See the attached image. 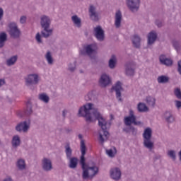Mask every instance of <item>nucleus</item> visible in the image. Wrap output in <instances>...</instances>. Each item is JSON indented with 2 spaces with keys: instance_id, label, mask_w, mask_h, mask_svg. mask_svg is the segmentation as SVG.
<instances>
[{
  "instance_id": "nucleus-45",
  "label": "nucleus",
  "mask_w": 181,
  "mask_h": 181,
  "mask_svg": "<svg viewBox=\"0 0 181 181\" xmlns=\"http://www.w3.org/2000/svg\"><path fill=\"white\" fill-rule=\"evenodd\" d=\"M174 103L175 104L176 108H177V110H180V108H181V101L180 100H175Z\"/></svg>"
},
{
  "instance_id": "nucleus-27",
  "label": "nucleus",
  "mask_w": 181,
  "mask_h": 181,
  "mask_svg": "<svg viewBox=\"0 0 181 181\" xmlns=\"http://www.w3.org/2000/svg\"><path fill=\"white\" fill-rule=\"evenodd\" d=\"M132 41L134 47L139 48L141 46V37H139L138 35H133Z\"/></svg>"
},
{
  "instance_id": "nucleus-44",
  "label": "nucleus",
  "mask_w": 181,
  "mask_h": 181,
  "mask_svg": "<svg viewBox=\"0 0 181 181\" xmlns=\"http://www.w3.org/2000/svg\"><path fill=\"white\" fill-rule=\"evenodd\" d=\"M35 39L37 42V43H42V35L40 33H37L35 36Z\"/></svg>"
},
{
  "instance_id": "nucleus-34",
  "label": "nucleus",
  "mask_w": 181,
  "mask_h": 181,
  "mask_svg": "<svg viewBox=\"0 0 181 181\" xmlns=\"http://www.w3.org/2000/svg\"><path fill=\"white\" fill-rule=\"evenodd\" d=\"M6 33H1L0 34V47H4V46L5 45V42H6Z\"/></svg>"
},
{
  "instance_id": "nucleus-30",
  "label": "nucleus",
  "mask_w": 181,
  "mask_h": 181,
  "mask_svg": "<svg viewBox=\"0 0 181 181\" xmlns=\"http://www.w3.org/2000/svg\"><path fill=\"white\" fill-rule=\"evenodd\" d=\"M45 59L47 62V64L49 66H53V63H54V60L53 59V57H52V53L48 51L45 54Z\"/></svg>"
},
{
  "instance_id": "nucleus-2",
  "label": "nucleus",
  "mask_w": 181,
  "mask_h": 181,
  "mask_svg": "<svg viewBox=\"0 0 181 181\" xmlns=\"http://www.w3.org/2000/svg\"><path fill=\"white\" fill-rule=\"evenodd\" d=\"M86 146H84V142H81V156L80 163L83 169V179H93L95 175L98 173V167L95 165H88L86 164Z\"/></svg>"
},
{
  "instance_id": "nucleus-33",
  "label": "nucleus",
  "mask_w": 181,
  "mask_h": 181,
  "mask_svg": "<svg viewBox=\"0 0 181 181\" xmlns=\"http://www.w3.org/2000/svg\"><path fill=\"white\" fill-rule=\"evenodd\" d=\"M139 112H146L148 110V107L144 103H140L137 106Z\"/></svg>"
},
{
  "instance_id": "nucleus-55",
  "label": "nucleus",
  "mask_w": 181,
  "mask_h": 181,
  "mask_svg": "<svg viewBox=\"0 0 181 181\" xmlns=\"http://www.w3.org/2000/svg\"><path fill=\"white\" fill-rule=\"evenodd\" d=\"M19 117H22V115L21 113H18Z\"/></svg>"
},
{
  "instance_id": "nucleus-29",
  "label": "nucleus",
  "mask_w": 181,
  "mask_h": 181,
  "mask_svg": "<svg viewBox=\"0 0 181 181\" xmlns=\"http://www.w3.org/2000/svg\"><path fill=\"white\" fill-rule=\"evenodd\" d=\"M65 153L66 156V159L71 158L73 156V150L71 149V147H70V144H66L65 146Z\"/></svg>"
},
{
  "instance_id": "nucleus-48",
  "label": "nucleus",
  "mask_w": 181,
  "mask_h": 181,
  "mask_svg": "<svg viewBox=\"0 0 181 181\" xmlns=\"http://www.w3.org/2000/svg\"><path fill=\"white\" fill-rule=\"evenodd\" d=\"M4 18V9L0 8V21Z\"/></svg>"
},
{
  "instance_id": "nucleus-23",
  "label": "nucleus",
  "mask_w": 181,
  "mask_h": 181,
  "mask_svg": "<svg viewBox=\"0 0 181 181\" xmlns=\"http://www.w3.org/2000/svg\"><path fill=\"white\" fill-rule=\"evenodd\" d=\"M69 160V168L70 169H76L77 168V163H78V159L76 157H71V158H68Z\"/></svg>"
},
{
  "instance_id": "nucleus-5",
  "label": "nucleus",
  "mask_w": 181,
  "mask_h": 181,
  "mask_svg": "<svg viewBox=\"0 0 181 181\" xmlns=\"http://www.w3.org/2000/svg\"><path fill=\"white\" fill-rule=\"evenodd\" d=\"M8 33L12 39H19L22 35L21 29L18 27V24L16 22H10L8 24Z\"/></svg>"
},
{
  "instance_id": "nucleus-35",
  "label": "nucleus",
  "mask_w": 181,
  "mask_h": 181,
  "mask_svg": "<svg viewBox=\"0 0 181 181\" xmlns=\"http://www.w3.org/2000/svg\"><path fill=\"white\" fill-rule=\"evenodd\" d=\"M146 101L148 105H149V107H155V103L156 100H155L154 98L148 96L146 99Z\"/></svg>"
},
{
  "instance_id": "nucleus-16",
  "label": "nucleus",
  "mask_w": 181,
  "mask_h": 181,
  "mask_svg": "<svg viewBox=\"0 0 181 181\" xmlns=\"http://www.w3.org/2000/svg\"><path fill=\"white\" fill-rule=\"evenodd\" d=\"M94 35L99 42L104 40V30L101 28V26L98 25L94 28Z\"/></svg>"
},
{
  "instance_id": "nucleus-26",
  "label": "nucleus",
  "mask_w": 181,
  "mask_h": 181,
  "mask_svg": "<svg viewBox=\"0 0 181 181\" xmlns=\"http://www.w3.org/2000/svg\"><path fill=\"white\" fill-rule=\"evenodd\" d=\"M16 166L19 170H24V169H26V163L25 159L19 158L16 162Z\"/></svg>"
},
{
  "instance_id": "nucleus-49",
  "label": "nucleus",
  "mask_w": 181,
  "mask_h": 181,
  "mask_svg": "<svg viewBox=\"0 0 181 181\" xmlns=\"http://www.w3.org/2000/svg\"><path fill=\"white\" fill-rule=\"evenodd\" d=\"M133 124L134 125H138V126L144 125V123H142V122L136 121V120H134V122Z\"/></svg>"
},
{
  "instance_id": "nucleus-43",
  "label": "nucleus",
  "mask_w": 181,
  "mask_h": 181,
  "mask_svg": "<svg viewBox=\"0 0 181 181\" xmlns=\"http://www.w3.org/2000/svg\"><path fill=\"white\" fill-rule=\"evenodd\" d=\"M173 45L175 47V49L178 52V50H180V44L177 41H173Z\"/></svg>"
},
{
  "instance_id": "nucleus-53",
  "label": "nucleus",
  "mask_w": 181,
  "mask_h": 181,
  "mask_svg": "<svg viewBox=\"0 0 181 181\" xmlns=\"http://www.w3.org/2000/svg\"><path fill=\"white\" fill-rule=\"evenodd\" d=\"M5 84V81L4 79H0V87H2Z\"/></svg>"
},
{
  "instance_id": "nucleus-41",
  "label": "nucleus",
  "mask_w": 181,
  "mask_h": 181,
  "mask_svg": "<svg viewBox=\"0 0 181 181\" xmlns=\"http://www.w3.org/2000/svg\"><path fill=\"white\" fill-rule=\"evenodd\" d=\"M174 94L175 97L178 98V100H181V90L180 88H177L174 90Z\"/></svg>"
},
{
  "instance_id": "nucleus-12",
  "label": "nucleus",
  "mask_w": 181,
  "mask_h": 181,
  "mask_svg": "<svg viewBox=\"0 0 181 181\" xmlns=\"http://www.w3.org/2000/svg\"><path fill=\"white\" fill-rule=\"evenodd\" d=\"M42 168L45 172H50L53 169L52 160L47 158H44L42 160Z\"/></svg>"
},
{
  "instance_id": "nucleus-9",
  "label": "nucleus",
  "mask_w": 181,
  "mask_h": 181,
  "mask_svg": "<svg viewBox=\"0 0 181 181\" xmlns=\"http://www.w3.org/2000/svg\"><path fill=\"white\" fill-rule=\"evenodd\" d=\"M163 119L167 124H173L176 122V117L172 110H166L163 114Z\"/></svg>"
},
{
  "instance_id": "nucleus-51",
  "label": "nucleus",
  "mask_w": 181,
  "mask_h": 181,
  "mask_svg": "<svg viewBox=\"0 0 181 181\" xmlns=\"http://www.w3.org/2000/svg\"><path fill=\"white\" fill-rule=\"evenodd\" d=\"M156 25H157L158 28H162V25H163L162 21H156Z\"/></svg>"
},
{
  "instance_id": "nucleus-18",
  "label": "nucleus",
  "mask_w": 181,
  "mask_h": 181,
  "mask_svg": "<svg viewBox=\"0 0 181 181\" xmlns=\"http://www.w3.org/2000/svg\"><path fill=\"white\" fill-rule=\"evenodd\" d=\"M16 129L18 132H28V129H29V122L26 121L21 122L16 127Z\"/></svg>"
},
{
  "instance_id": "nucleus-39",
  "label": "nucleus",
  "mask_w": 181,
  "mask_h": 181,
  "mask_svg": "<svg viewBox=\"0 0 181 181\" xmlns=\"http://www.w3.org/2000/svg\"><path fill=\"white\" fill-rule=\"evenodd\" d=\"M167 154L173 159V160H176V151L173 150H170L168 151Z\"/></svg>"
},
{
  "instance_id": "nucleus-17",
  "label": "nucleus",
  "mask_w": 181,
  "mask_h": 181,
  "mask_svg": "<svg viewBox=\"0 0 181 181\" xmlns=\"http://www.w3.org/2000/svg\"><path fill=\"white\" fill-rule=\"evenodd\" d=\"M122 22V13L117 10L115 15V26L117 29L121 28V23Z\"/></svg>"
},
{
  "instance_id": "nucleus-7",
  "label": "nucleus",
  "mask_w": 181,
  "mask_h": 181,
  "mask_svg": "<svg viewBox=\"0 0 181 181\" xmlns=\"http://www.w3.org/2000/svg\"><path fill=\"white\" fill-rule=\"evenodd\" d=\"M89 18L93 22H98L100 21V11L97 10V6L94 5H90L88 8Z\"/></svg>"
},
{
  "instance_id": "nucleus-14",
  "label": "nucleus",
  "mask_w": 181,
  "mask_h": 181,
  "mask_svg": "<svg viewBox=\"0 0 181 181\" xmlns=\"http://www.w3.org/2000/svg\"><path fill=\"white\" fill-rule=\"evenodd\" d=\"M110 177L111 179H113V180H119L121 179V169L119 168H113L110 169Z\"/></svg>"
},
{
  "instance_id": "nucleus-8",
  "label": "nucleus",
  "mask_w": 181,
  "mask_h": 181,
  "mask_svg": "<svg viewBox=\"0 0 181 181\" xmlns=\"http://www.w3.org/2000/svg\"><path fill=\"white\" fill-rule=\"evenodd\" d=\"M126 5L131 12H138L141 6V0H126Z\"/></svg>"
},
{
  "instance_id": "nucleus-20",
  "label": "nucleus",
  "mask_w": 181,
  "mask_h": 181,
  "mask_svg": "<svg viewBox=\"0 0 181 181\" xmlns=\"http://www.w3.org/2000/svg\"><path fill=\"white\" fill-rule=\"evenodd\" d=\"M157 38L158 35L155 33V31L151 32L148 35V45H153V43L156 42Z\"/></svg>"
},
{
  "instance_id": "nucleus-38",
  "label": "nucleus",
  "mask_w": 181,
  "mask_h": 181,
  "mask_svg": "<svg viewBox=\"0 0 181 181\" xmlns=\"http://www.w3.org/2000/svg\"><path fill=\"white\" fill-rule=\"evenodd\" d=\"M126 132H132L133 135H136L137 130L132 126H129V128H126L124 129Z\"/></svg>"
},
{
  "instance_id": "nucleus-4",
  "label": "nucleus",
  "mask_w": 181,
  "mask_h": 181,
  "mask_svg": "<svg viewBox=\"0 0 181 181\" xmlns=\"http://www.w3.org/2000/svg\"><path fill=\"white\" fill-rule=\"evenodd\" d=\"M152 134L153 131L151 127H146L144 129L142 134L143 145L144 148H146L148 151H151L155 146V143L152 141Z\"/></svg>"
},
{
  "instance_id": "nucleus-19",
  "label": "nucleus",
  "mask_w": 181,
  "mask_h": 181,
  "mask_svg": "<svg viewBox=\"0 0 181 181\" xmlns=\"http://www.w3.org/2000/svg\"><path fill=\"white\" fill-rule=\"evenodd\" d=\"M84 50H85V53L89 56V57H91V55L92 54H94V53H95V45H87L85 48H84Z\"/></svg>"
},
{
  "instance_id": "nucleus-28",
  "label": "nucleus",
  "mask_w": 181,
  "mask_h": 181,
  "mask_svg": "<svg viewBox=\"0 0 181 181\" xmlns=\"http://www.w3.org/2000/svg\"><path fill=\"white\" fill-rule=\"evenodd\" d=\"M71 21L76 28H80L81 26V18L77 15H74L71 17Z\"/></svg>"
},
{
  "instance_id": "nucleus-21",
  "label": "nucleus",
  "mask_w": 181,
  "mask_h": 181,
  "mask_svg": "<svg viewBox=\"0 0 181 181\" xmlns=\"http://www.w3.org/2000/svg\"><path fill=\"white\" fill-rule=\"evenodd\" d=\"M117 59L115 55H112L108 62L109 68L114 70L117 67Z\"/></svg>"
},
{
  "instance_id": "nucleus-50",
  "label": "nucleus",
  "mask_w": 181,
  "mask_h": 181,
  "mask_svg": "<svg viewBox=\"0 0 181 181\" xmlns=\"http://www.w3.org/2000/svg\"><path fill=\"white\" fill-rule=\"evenodd\" d=\"M3 181H13V180H12V177L11 176H6Z\"/></svg>"
},
{
  "instance_id": "nucleus-22",
  "label": "nucleus",
  "mask_w": 181,
  "mask_h": 181,
  "mask_svg": "<svg viewBox=\"0 0 181 181\" xmlns=\"http://www.w3.org/2000/svg\"><path fill=\"white\" fill-rule=\"evenodd\" d=\"M16 62H18V56L14 55L6 59V64L8 67H11V66H15Z\"/></svg>"
},
{
  "instance_id": "nucleus-3",
  "label": "nucleus",
  "mask_w": 181,
  "mask_h": 181,
  "mask_svg": "<svg viewBox=\"0 0 181 181\" xmlns=\"http://www.w3.org/2000/svg\"><path fill=\"white\" fill-rule=\"evenodd\" d=\"M40 25L42 30L41 31V35L42 37H50L53 35V28H50V25H52V19L50 17L44 15L40 17Z\"/></svg>"
},
{
  "instance_id": "nucleus-42",
  "label": "nucleus",
  "mask_w": 181,
  "mask_h": 181,
  "mask_svg": "<svg viewBox=\"0 0 181 181\" xmlns=\"http://www.w3.org/2000/svg\"><path fill=\"white\" fill-rule=\"evenodd\" d=\"M68 70L69 71H74L76 70V62L69 64L68 65Z\"/></svg>"
},
{
  "instance_id": "nucleus-24",
  "label": "nucleus",
  "mask_w": 181,
  "mask_h": 181,
  "mask_svg": "<svg viewBox=\"0 0 181 181\" xmlns=\"http://www.w3.org/2000/svg\"><path fill=\"white\" fill-rule=\"evenodd\" d=\"M159 60L161 64H164L165 66H172V60L166 58L165 55L160 56Z\"/></svg>"
},
{
  "instance_id": "nucleus-54",
  "label": "nucleus",
  "mask_w": 181,
  "mask_h": 181,
  "mask_svg": "<svg viewBox=\"0 0 181 181\" xmlns=\"http://www.w3.org/2000/svg\"><path fill=\"white\" fill-rule=\"evenodd\" d=\"M81 54H86V53H84V51L81 52Z\"/></svg>"
},
{
  "instance_id": "nucleus-32",
  "label": "nucleus",
  "mask_w": 181,
  "mask_h": 181,
  "mask_svg": "<svg viewBox=\"0 0 181 181\" xmlns=\"http://www.w3.org/2000/svg\"><path fill=\"white\" fill-rule=\"evenodd\" d=\"M157 81L160 84H165V83H168V81H169V77H168L166 76H163V75L160 76L158 77Z\"/></svg>"
},
{
  "instance_id": "nucleus-25",
  "label": "nucleus",
  "mask_w": 181,
  "mask_h": 181,
  "mask_svg": "<svg viewBox=\"0 0 181 181\" xmlns=\"http://www.w3.org/2000/svg\"><path fill=\"white\" fill-rule=\"evenodd\" d=\"M11 145L13 148H15V149L18 146H21V137L18 135L14 136L11 141Z\"/></svg>"
},
{
  "instance_id": "nucleus-47",
  "label": "nucleus",
  "mask_w": 181,
  "mask_h": 181,
  "mask_svg": "<svg viewBox=\"0 0 181 181\" xmlns=\"http://www.w3.org/2000/svg\"><path fill=\"white\" fill-rule=\"evenodd\" d=\"M78 137L79 139H81V142L83 141V145L86 148V151H87V148L86 147V144L84 143V140H83V135L81 134H78Z\"/></svg>"
},
{
  "instance_id": "nucleus-46",
  "label": "nucleus",
  "mask_w": 181,
  "mask_h": 181,
  "mask_svg": "<svg viewBox=\"0 0 181 181\" xmlns=\"http://www.w3.org/2000/svg\"><path fill=\"white\" fill-rule=\"evenodd\" d=\"M20 23L23 25L24 23H26V16H22L20 18Z\"/></svg>"
},
{
  "instance_id": "nucleus-31",
  "label": "nucleus",
  "mask_w": 181,
  "mask_h": 181,
  "mask_svg": "<svg viewBox=\"0 0 181 181\" xmlns=\"http://www.w3.org/2000/svg\"><path fill=\"white\" fill-rule=\"evenodd\" d=\"M38 98H39V100H40V101H42V103H45V104H47L49 103V101L50 100V98H49L46 95V93L40 94Z\"/></svg>"
},
{
  "instance_id": "nucleus-6",
  "label": "nucleus",
  "mask_w": 181,
  "mask_h": 181,
  "mask_svg": "<svg viewBox=\"0 0 181 181\" xmlns=\"http://www.w3.org/2000/svg\"><path fill=\"white\" fill-rule=\"evenodd\" d=\"M40 76L37 74H30L25 78V83L27 87H32L39 84Z\"/></svg>"
},
{
  "instance_id": "nucleus-40",
  "label": "nucleus",
  "mask_w": 181,
  "mask_h": 181,
  "mask_svg": "<svg viewBox=\"0 0 181 181\" xmlns=\"http://www.w3.org/2000/svg\"><path fill=\"white\" fill-rule=\"evenodd\" d=\"M85 100L86 101H93V100H94V94H93V92L88 93L85 96Z\"/></svg>"
},
{
  "instance_id": "nucleus-13",
  "label": "nucleus",
  "mask_w": 181,
  "mask_h": 181,
  "mask_svg": "<svg viewBox=\"0 0 181 181\" xmlns=\"http://www.w3.org/2000/svg\"><path fill=\"white\" fill-rule=\"evenodd\" d=\"M129 115L124 117V124L127 125V127H131L132 124H134L135 121H136V117H135V115L134 114V110H129Z\"/></svg>"
},
{
  "instance_id": "nucleus-15",
  "label": "nucleus",
  "mask_w": 181,
  "mask_h": 181,
  "mask_svg": "<svg viewBox=\"0 0 181 181\" xmlns=\"http://www.w3.org/2000/svg\"><path fill=\"white\" fill-rule=\"evenodd\" d=\"M112 88L115 90L116 97L118 101H122V98H121V91H124V88H122V83L117 81Z\"/></svg>"
},
{
  "instance_id": "nucleus-52",
  "label": "nucleus",
  "mask_w": 181,
  "mask_h": 181,
  "mask_svg": "<svg viewBox=\"0 0 181 181\" xmlns=\"http://www.w3.org/2000/svg\"><path fill=\"white\" fill-rule=\"evenodd\" d=\"M67 115V110H64L62 111V116L64 117V118H66V116Z\"/></svg>"
},
{
  "instance_id": "nucleus-36",
  "label": "nucleus",
  "mask_w": 181,
  "mask_h": 181,
  "mask_svg": "<svg viewBox=\"0 0 181 181\" xmlns=\"http://www.w3.org/2000/svg\"><path fill=\"white\" fill-rule=\"evenodd\" d=\"M33 114V110H32V105L30 103L27 104V109L25 111V115L27 117H29V115H32Z\"/></svg>"
},
{
  "instance_id": "nucleus-1",
  "label": "nucleus",
  "mask_w": 181,
  "mask_h": 181,
  "mask_svg": "<svg viewBox=\"0 0 181 181\" xmlns=\"http://www.w3.org/2000/svg\"><path fill=\"white\" fill-rule=\"evenodd\" d=\"M78 115V117H84L87 122H93V121L98 119V125L101 127V129L99 131V141L103 144L108 140L110 133H108L107 129L111 127V123L108 122V121L100 114L97 108H94L93 103H87L80 107Z\"/></svg>"
},
{
  "instance_id": "nucleus-10",
  "label": "nucleus",
  "mask_w": 181,
  "mask_h": 181,
  "mask_svg": "<svg viewBox=\"0 0 181 181\" xmlns=\"http://www.w3.org/2000/svg\"><path fill=\"white\" fill-rule=\"evenodd\" d=\"M111 84V78L106 74H103L99 78V86L103 88L108 87Z\"/></svg>"
},
{
  "instance_id": "nucleus-37",
  "label": "nucleus",
  "mask_w": 181,
  "mask_h": 181,
  "mask_svg": "<svg viewBox=\"0 0 181 181\" xmlns=\"http://www.w3.org/2000/svg\"><path fill=\"white\" fill-rule=\"evenodd\" d=\"M106 153L110 156V158H114V156H115V153H117V150H115V148L113 149H107L106 150Z\"/></svg>"
},
{
  "instance_id": "nucleus-11",
  "label": "nucleus",
  "mask_w": 181,
  "mask_h": 181,
  "mask_svg": "<svg viewBox=\"0 0 181 181\" xmlns=\"http://www.w3.org/2000/svg\"><path fill=\"white\" fill-rule=\"evenodd\" d=\"M124 73L126 76H134L135 74V63L129 62L124 65Z\"/></svg>"
}]
</instances>
